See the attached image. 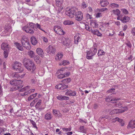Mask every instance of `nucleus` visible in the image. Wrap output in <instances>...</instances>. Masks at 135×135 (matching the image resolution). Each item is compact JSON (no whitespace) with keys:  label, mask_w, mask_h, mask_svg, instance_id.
<instances>
[{"label":"nucleus","mask_w":135,"mask_h":135,"mask_svg":"<svg viewBox=\"0 0 135 135\" xmlns=\"http://www.w3.org/2000/svg\"><path fill=\"white\" fill-rule=\"evenodd\" d=\"M1 48L3 50L4 57L6 58L8 56L10 49V46L7 43L3 42L1 44Z\"/></svg>","instance_id":"2"},{"label":"nucleus","mask_w":135,"mask_h":135,"mask_svg":"<svg viewBox=\"0 0 135 135\" xmlns=\"http://www.w3.org/2000/svg\"><path fill=\"white\" fill-rule=\"evenodd\" d=\"M57 89L61 90H63L68 88V86L64 84H59L55 86Z\"/></svg>","instance_id":"11"},{"label":"nucleus","mask_w":135,"mask_h":135,"mask_svg":"<svg viewBox=\"0 0 135 135\" xmlns=\"http://www.w3.org/2000/svg\"><path fill=\"white\" fill-rule=\"evenodd\" d=\"M121 10L125 14H127L129 13L128 11L126 9H121Z\"/></svg>","instance_id":"41"},{"label":"nucleus","mask_w":135,"mask_h":135,"mask_svg":"<svg viewBox=\"0 0 135 135\" xmlns=\"http://www.w3.org/2000/svg\"><path fill=\"white\" fill-rule=\"evenodd\" d=\"M67 69L66 67H65L64 68H62L59 69L57 71V73L59 74L60 73H61V71H64L65 69Z\"/></svg>","instance_id":"38"},{"label":"nucleus","mask_w":135,"mask_h":135,"mask_svg":"<svg viewBox=\"0 0 135 135\" xmlns=\"http://www.w3.org/2000/svg\"><path fill=\"white\" fill-rule=\"evenodd\" d=\"M80 130V132L84 133L85 132V129H84V126H80L79 129Z\"/></svg>","instance_id":"48"},{"label":"nucleus","mask_w":135,"mask_h":135,"mask_svg":"<svg viewBox=\"0 0 135 135\" xmlns=\"http://www.w3.org/2000/svg\"><path fill=\"white\" fill-rule=\"evenodd\" d=\"M71 80V79L70 78H69L66 79L62 80V82L64 83H69Z\"/></svg>","instance_id":"37"},{"label":"nucleus","mask_w":135,"mask_h":135,"mask_svg":"<svg viewBox=\"0 0 135 135\" xmlns=\"http://www.w3.org/2000/svg\"><path fill=\"white\" fill-rule=\"evenodd\" d=\"M74 22L72 21L67 20L64 22V24L65 25H70L73 24Z\"/></svg>","instance_id":"27"},{"label":"nucleus","mask_w":135,"mask_h":135,"mask_svg":"<svg viewBox=\"0 0 135 135\" xmlns=\"http://www.w3.org/2000/svg\"><path fill=\"white\" fill-rule=\"evenodd\" d=\"M128 128H131L133 129L135 128V120H131L129 123L128 127Z\"/></svg>","instance_id":"16"},{"label":"nucleus","mask_w":135,"mask_h":135,"mask_svg":"<svg viewBox=\"0 0 135 135\" xmlns=\"http://www.w3.org/2000/svg\"><path fill=\"white\" fill-rule=\"evenodd\" d=\"M120 99V98H112L111 96H108L105 99L106 101L107 102H110L111 101H114L115 100H118Z\"/></svg>","instance_id":"15"},{"label":"nucleus","mask_w":135,"mask_h":135,"mask_svg":"<svg viewBox=\"0 0 135 135\" xmlns=\"http://www.w3.org/2000/svg\"><path fill=\"white\" fill-rule=\"evenodd\" d=\"M86 17L88 19H90L92 18V16L91 15H90L89 14H87L86 15Z\"/></svg>","instance_id":"58"},{"label":"nucleus","mask_w":135,"mask_h":135,"mask_svg":"<svg viewBox=\"0 0 135 135\" xmlns=\"http://www.w3.org/2000/svg\"><path fill=\"white\" fill-rule=\"evenodd\" d=\"M23 63L25 67L29 71L33 72L36 69L34 62L29 59L25 58Z\"/></svg>","instance_id":"1"},{"label":"nucleus","mask_w":135,"mask_h":135,"mask_svg":"<svg viewBox=\"0 0 135 135\" xmlns=\"http://www.w3.org/2000/svg\"><path fill=\"white\" fill-rule=\"evenodd\" d=\"M87 6L86 3L83 2L81 4V7L83 9H84L87 7Z\"/></svg>","instance_id":"40"},{"label":"nucleus","mask_w":135,"mask_h":135,"mask_svg":"<svg viewBox=\"0 0 135 135\" xmlns=\"http://www.w3.org/2000/svg\"><path fill=\"white\" fill-rule=\"evenodd\" d=\"M113 11L114 13L117 16H119L120 15V11L118 9L116 10H113Z\"/></svg>","instance_id":"32"},{"label":"nucleus","mask_w":135,"mask_h":135,"mask_svg":"<svg viewBox=\"0 0 135 135\" xmlns=\"http://www.w3.org/2000/svg\"><path fill=\"white\" fill-rule=\"evenodd\" d=\"M54 30L56 34H60L62 33V34H65V32L60 27L58 26H55Z\"/></svg>","instance_id":"10"},{"label":"nucleus","mask_w":135,"mask_h":135,"mask_svg":"<svg viewBox=\"0 0 135 135\" xmlns=\"http://www.w3.org/2000/svg\"><path fill=\"white\" fill-rule=\"evenodd\" d=\"M105 52L103 51V50H99L98 52V55L99 56L100 55H104Z\"/></svg>","instance_id":"42"},{"label":"nucleus","mask_w":135,"mask_h":135,"mask_svg":"<svg viewBox=\"0 0 135 135\" xmlns=\"http://www.w3.org/2000/svg\"><path fill=\"white\" fill-rule=\"evenodd\" d=\"M64 75H65V76H68L70 74V72H68L65 73L63 74Z\"/></svg>","instance_id":"57"},{"label":"nucleus","mask_w":135,"mask_h":135,"mask_svg":"<svg viewBox=\"0 0 135 135\" xmlns=\"http://www.w3.org/2000/svg\"><path fill=\"white\" fill-rule=\"evenodd\" d=\"M62 129L64 131H66V132H69L71 130V128H63Z\"/></svg>","instance_id":"53"},{"label":"nucleus","mask_w":135,"mask_h":135,"mask_svg":"<svg viewBox=\"0 0 135 135\" xmlns=\"http://www.w3.org/2000/svg\"><path fill=\"white\" fill-rule=\"evenodd\" d=\"M31 44L34 45H36L38 42L36 38L33 36L31 37Z\"/></svg>","instance_id":"22"},{"label":"nucleus","mask_w":135,"mask_h":135,"mask_svg":"<svg viewBox=\"0 0 135 135\" xmlns=\"http://www.w3.org/2000/svg\"><path fill=\"white\" fill-rule=\"evenodd\" d=\"M13 69L15 71L19 73H21L23 71V68L22 64L17 61L15 62Z\"/></svg>","instance_id":"3"},{"label":"nucleus","mask_w":135,"mask_h":135,"mask_svg":"<svg viewBox=\"0 0 135 135\" xmlns=\"http://www.w3.org/2000/svg\"><path fill=\"white\" fill-rule=\"evenodd\" d=\"M117 120H117L118 122H119V123H121L123 122V120L122 119H120L119 118L117 117L116 118Z\"/></svg>","instance_id":"61"},{"label":"nucleus","mask_w":135,"mask_h":135,"mask_svg":"<svg viewBox=\"0 0 135 135\" xmlns=\"http://www.w3.org/2000/svg\"><path fill=\"white\" fill-rule=\"evenodd\" d=\"M130 20V18L127 16H124L122 18V22L123 23H125L129 21Z\"/></svg>","instance_id":"26"},{"label":"nucleus","mask_w":135,"mask_h":135,"mask_svg":"<svg viewBox=\"0 0 135 135\" xmlns=\"http://www.w3.org/2000/svg\"><path fill=\"white\" fill-rule=\"evenodd\" d=\"M122 112H120V109H114L112 110L110 113V115H112L113 114H118V113H121Z\"/></svg>","instance_id":"24"},{"label":"nucleus","mask_w":135,"mask_h":135,"mask_svg":"<svg viewBox=\"0 0 135 135\" xmlns=\"http://www.w3.org/2000/svg\"><path fill=\"white\" fill-rule=\"evenodd\" d=\"M11 77L13 78H18L20 76V74L16 72H14L11 74L10 75Z\"/></svg>","instance_id":"21"},{"label":"nucleus","mask_w":135,"mask_h":135,"mask_svg":"<svg viewBox=\"0 0 135 135\" xmlns=\"http://www.w3.org/2000/svg\"><path fill=\"white\" fill-rule=\"evenodd\" d=\"M43 41L45 42H48V40L47 38L45 37H43L42 38Z\"/></svg>","instance_id":"63"},{"label":"nucleus","mask_w":135,"mask_h":135,"mask_svg":"<svg viewBox=\"0 0 135 135\" xmlns=\"http://www.w3.org/2000/svg\"><path fill=\"white\" fill-rule=\"evenodd\" d=\"M67 91L66 93V94L67 95L71 96L73 91L71 90H68V89H67Z\"/></svg>","instance_id":"47"},{"label":"nucleus","mask_w":135,"mask_h":135,"mask_svg":"<svg viewBox=\"0 0 135 135\" xmlns=\"http://www.w3.org/2000/svg\"><path fill=\"white\" fill-rule=\"evenodd\" d=\"M75 16L76 20L78 21H81L83 18V13L80 11L76 12L75 13Z\"/></svg>","instance_id":"6"},{"label":"nucleus","mask_w":135,"mask_h":135,"mask_svg":"<svg viewBox=\"0 0 135 135\" xmlns=\"http://www.w3.org/2000/svg\"><path fill=\"white\" fill-rule=\"evenodd\" d=\"M57 99L60 100H67L69 99V97L66 96H62V95H58L57 97Z\"/></svg>","instance_id":"17"},{"label":"nucleus","mask_w":135,"mask_h":135,"mask_svg":"<svg viewBox=\"0 0 135 135\" xmlns=\"http://www.w3.org/2000/svg\"><path fill=\"white\" fill-rule=\"evenodd\" d=\"M79 122L81 123H86V121L81 119H80Z\"/></svg>","instance_id":"64"},{"label":"nucleus","mask_w":135,"mask_h":135,"mask_svg":"<svg viewBox=\"0 0 135 135\" xmlns=\"http://www.w3.org/2000/svg\"><path fill=\"white\" fill-rule=\"evenodd\" d=\"M122 107L123 108V109H122V108L121 109H120V111L122 112V113L123 112L127 110L128 109V108L127 107Z\"/></svg>","instance_id":"46"},{"label":"nucleus","mask_w":135,"mask_h":135,"mask_svg":"<svg viewBox=\"0 0 135 135\" xmlns=\"http://www.w3.org/2000/svg\"><path fill=\"white\" fill-rule=\"evenodd\" d=\"M65 77V75L63 74H60L57 76V78L59 79H62Z\"/></svg>","instance_id":"51"},{"label":"nucleus","mask_w":135,"mask_h":135,"mask_svg":"<svg viewBox=\"0 0 135 135\" xmlns=\"http://www.w3.org/2000/svg\"><path fill=\"white\" fill-rule=\"evenodd\" d=\"M18 89V88H17L16 86H15V87H13L10 88V91H14L17 90Z\"/></svg>","instance_id":"49"},{"label":"nucleus","mask_w":135,"mask_h":135,"mask_svg":"<svg viewBox=\"0 0 135 135\" xmlns=\"http://www.w3.org/2000/svg\"><path fill=\"white\" fill-rule=\"evenodd\" d=\"M26 40V41H28V39L26 37V36H23V37H22V38L21 40V42H22V41H24L25 40Z\"/></svg>","instance_id":"59"},{"label":"nucleus","mask_w":135,"mask_h":135,"mask_svg":"<svg viewBox=\"0 0 135 135\" xmlns=\"http://www.w3.org/2000/svg\"><path fill=\"white\" fill-rule=\"evenodd\" d=\"M28 55L31 58L34 57L35 56L33 52L31 50L28 52Z\"/></svg>","instance_id":"34"},{"label":"nucleus","mask_w":135,"mask_h":135,"mask_svg":"<svg viewBox=\"0 0 135 135\" xmlns=\"http://www.w3.org/2000/svg\"><path fill=\"white\" fill-rule=\"evenodd\" d=\"M35 61L37 64H40L41 62V60L40 57L38 55H36L34 57Z\"/></svg>","instance_id":"25"},{"label":"nucleus","mask_w":135,"mask_h":135,"mask_svg":"<svg viewBox=\"0 0 135 135\" xmlns=\"http://www.w3.org/2000/svg\"><path fill=\"white\" fill-rule=\"evenodd\" d=\"M16 80H13L12 81H10V83L12 85H13V86H15L16 85L15 84V82H16Z\"/></svg>","instance_id":"52"},{"label":"nucleus","mask_w":135,"mask_h":135,"mask_svg":"<svg viewBox=\"0 0 135 135\" xmlns=\"http://www.w3.org/2000/svg\"><path fill=\"white\" fill-rule=\"evenodd\" d=\"M63 55L61 53H58L56 55L55 59L56 60H60L62 57Z\"/></svg>","instance_id":"28"},{"label":"nucleus","mask_w":135,"mask_h":135,"mask_svg":"<svg viewBox=\"0 0 135 135\" xmlns=\"http://www.w3.org/2000/svg\"><path fill=\"white\" fill-rule=\"evenodd\" d=\"M80 39V37L78 36L77 37L76 36H75L74 37V42L75 44H78V42L79 41V40Z\"/></svg>","instance_id":"39"},{"label":"nucleus","mask_w":135,"mask_h":135,"mask_svg":"<svg viewBox=\"0 0 135 135\" xmlns=\"http://www.w3.org/2000/svg\"><path fill=\"white\" fill-rule=\"evenodd\" d=\"M53 112L54 114L55 115H57L59 114L57 110L56 109H53Z\"/></svg>","instance_id":"55"},{"label":"nucleus","mask_w":135,"mask_h":135,"mask_svg":"<svg viewBox=\"0 0 135 135\" xmlns=\"http://www.w3.org/2000/svg\"><path fill=\"white\" fill-rule=\"evenodd\" d=\"M112 103H113V107H118L119 108H120L122 107V104L120 102H112Z\"/></svg>","instance_id":"14"},{"label":"nucleus","mask_w":135,"mask_h":135,"mask_svg":"<svg viewBox=\"0 0 135 135\" xmlns=\"http://www.w3.org/2000/svg\"><path fill=\"white\" fill-rule=\"evenodd\" d=\"M87 56L86 58L88 59H92L93 56V53L91 51H90L87 52Z\"/></svg>","instance_id":"20"},{"label":"nucleus","mask_w":135,"mask_h":135,"mask_svg":"<svg viewBox=\"0 0 135 135\" xmlns=\"http://www.w3.org/2000/svg\"><path fill=\"white\" fill-rule=\"evenodd\" d=\"M41 100H39L35 106V107L36 108L38 109L39 108L40 106L41 105Z\"/></svg>","instance_id":"35"},{"label":"nucleus","mask_w":135,"mask_h":135,"mask_svg":"<svg viewBox=\"0 0 135 135\" xmlns=\"http://www.w3.org/2000/svg\"><path fill=\"white\" fill-rule=\"evenodd\" d=\"M69 64V61L67 60H64L59 63L60 65H63L64 66L68 65Z\"/></svg>","instance_id":"30"},{"label":"nucleus","mask_w":135,"mask_h":135,"mask_svg":"<svg viewBox=\"0 0 135 135\" xmlns=\"http://www.w3.org/2000/svg\"><path fill=\"white\" fill-rule=\"evenodd\" d=\"M100 12V9L99 8H97L94 10V13L95 14L96 13Z\"/></svg>","instance_id":"56"},{"label":"nucleus","mask_w":135,"mask_h":135,"mask_svg":"<svg viewBox=\"0 0 135 135\" xmlns=\"http://www.w3.org/2000/svg\"><path fill=\"white\" fill-rule=\"evenodd\" d=\"M31 82L33 84H36L37 83V80L36 78L35 77L31 79Z\"/></svg>","instance_id":"36"},{"label":"nucleus","mask_w":135,"mask_h":135,"mask_svg":"<svg viewBox=\"0 0 135 135\" xmlns=\"http://www.w3.org/2000/svg\"><path fill=\"white\" fill-rule=\"evenodd\" d=\"M56 4L57 6L59 7L62 4L63 0H56Z\"/></svg>","instance_id":"33"},{"label":"nucleus","mask_w":135,"mask_h":135,"mask_svg":"<svg viewBox=\"0 0 135 135\" xmlns=\"http://www.w3.org/2000/svg\"><path fill=\"white\" fill-rule=\"evenodd\" d=\"M22 83L23 81L22 80H16L15 83L16 84L15 86L18 88V89L21 88L23 86V85H22Z\"/></svg>","instance_id":"13"},{"label":"nucleus","mask_w":135,"mask_h":135,"mask_svg":"<svg viewBox=\"0 0 135 135\" xmlns=\"http://www.w3.org/2000/svg\"><path fill=\"white\" fill-rule=\"evenodd\" d=\"M109 3L108 1L107 0H102L100 2L101 6L103 7L107 6Z\"/></svg>","instance_id":"18"},{"label":"nucleus","mask_w":135,"mask_h":135,"mask_svg":"<svg viewBox=\"0 0 135 135\" xmlns=\"http://www.w3.org/2000/svg\"><path fill=\"white\" fill-rule=\"evenodd\" d=\"M30 86L27 85L25 87H24L25 90V91H26L27 90H28L30 89Z\"/></svg>","instance_id":"60"},{"label":"nucleus","mask_w":135,"mask_h":135,"mask_svg":"<svg viewBox=\"0 0 135 135\" xmlns=\"http://www.w3.org/2000/svg\"><path fill=\"white\" fill-rule=\"evenodd\" d=\"M115 89H110L107 92L108 93H112L115 91Z\"/></svg>","instance_id":"54"},{"label":"nucleus","mask_w":135,"mask_h":135,"mask_svg":"<svg viewBox=\"0 0 135 135\" xmlns=\"http://www.w3.org/2000/svg\"><path fill=\"white\" fill-rule=\"evenodd\" d=\"M76 8H71L69 7L67 8L66 9L65 12L66 14L71 18L74 17V13L75 12Z\"/></svg>","instance_id":"4"},{"label":"nucleus","mask_w":135,"mask_h":135,"mask_svg":"<svg viewBox=\"0 0 135 135\" xmlns=\"http://www.w3.org/2000/svg\"><path fill=\"white\" fill-rule=\"evenodd\" d=\"M93 45V55L95 54V53L97 52V49H98V44L96 43H94Z\"/></svg>","instance_id":"29"},{"label":"nucleus","mask_w":135,"mask_h":135,"mask_svg":"<svg viewBox=\"0 0 135 135\" xmlns=\"http://www.w3.org/2000/svg\"><path fill=\"white\" fill-rule=\"evenodd\" d=\"M21 43L23 46L27 50H29L31 49V47L28 40L26 41L25 40L24 41H22Z\"/></svg>","instance_id":"7"},{"label":"nucleus","mask_w":135,"mask_h":135,"mask_svg":"<svg viewBox=\"0 0 135 135\" xmlns=\"http://www.w3.org/2000/svg\"><path fill=\"white\" fill-rule=\"evenodd\" d=\"M36 52L38 54L41 56L44 54L43 50L40 48H37L36 50Z\"/></svg>","instance_id":"23"},{"label":"nucleus","mask_w":135,"mask_h":135,"mask_svg":"<svg viewBox=\"0 0 135 135\" xmlns=\"http://www.w3.org/2000/svg\"><path fill=\"white\" fill-rule=\"evenodd\" d=\"M71 40L69 38H65V40L63 41V44L68 47H70L71 46Z\"/></svg>","instance_id":"9"},{"label":"nucleus","mask_w":135,"mask_h":135,"mask_svg":"<svg viewBox=\"0 0 135 135\" xmlns=\"http://www.w3.org/2000/svg\"><path fill=\"white\" fill-rule=\"evenodd\" d=\"M4 122L3 120L0 119V126H2L3 125Z\"/></svg>","instance_id":"62"},{"label":"nucleus","mask_w":135,"mask_h":135,"mask_svg":"<svg viewBox=\"0 0 135 135\" xmlns=\"http://www.w3.org/2000/svg\"><path fill=\"white\" fill-rule=\"evenodd\" d=\"M110 7L113 8L115 7H119V5L117 4L112 3L110 5Z\"/></svg>","instance_id":"45"},{"label":"nucleus","mask_w":135,"mask_h":135,"mask_svg":"<svg viewBox=\"0 0 135 135\" xmlns=\"http://www.w3.org/2000/svg\"><path fill=\"white\" fill-rule=\"evenodd\" d=\"M27 26H28L30 27L32 29H33L34 27L35 26H36V28H38L41 30H42V29L41 28V26L39 24H38L37 23L36 24H35L32 22L29 23L28 24H27ZM45 33H46L44 31Z\"/></svg>","instance_id":"8"},{"label":"nucleus","mask_w":135,"mask_h":135,"mask_svg":"<svg viewBox=\"0 0 135 135\" xmlns=\"http://www.w3.org/2000/svg\"><path fill=\"white\" fill-rule=\"evenodd\" d=\"M30 122L32 125L33 126V127L35 128H37L35 122L33 120H30Z\"/></svg>","instance_id":"44"},{"label":"nucleus","mask_w":135,"mask_h":135,"mask_svg":"<svg viewBox=\"0 0 135 135\" xmlns=\"http://www.w3.org/2000/svg\"><path fill=\"white\" fill-rule=\"evenodd\" d=\"M94 15L95 16L96 18H97L102 16V14L100 12L96 13Z\"/></svg>","instance_id":"43"},{"label":"nucleus","mask_w":135,"mask_h":135,"mask_svg":"<svg viewBox=\"0 0 135 135\" xmlns=\"http://www.w3.org/2000/svg\"><path fill=\"white\" fill-rule=\"evenodd\" d=\"M52 118L51 115L50 114L48 113L46 114L45 115V118L47 120H50Z\"/></svg>","instance_id":"31"},{"label":"nucleus","mask_w":135,"mask_h":135,"mask_svg":"<svg viewBox=\"0 0 135 135\" xmlns=\"http://www.w3.org/2000/svg\"><path fill=\"white\" fill-rule=\"evenodd\" d=\"M23 29L27 33H33V29L30 28L29 27L27 26L24 27L23 28Z\"/></svg>","instance_id":"12"},{"label":"nucleus","mask_w":135,"mask_h":135,"mask_svg":"<svg viewBox=\"0 0 135 135\" xmlns=\"http://www.w3.org/2000/svg\"><path fill=\"white\" fill-rule=\"evenodd\" d=\"M35 97V96L33 95L32 94V95H30L29 97L28 98V101H30L32 100V99H33Z\"/></svg>","instance_id":"50"},{"label":"nucleus","mask_w":135,"mask_h":135,"mask_svg":"<svg viewBox=\"0 0 135 135\" xmlns=\"http://www.w3.org/2000/svg\"><path fill=\"white\" fill-rule=\"evenodd\" d=\"M15 45L20 50L22 51L23 50V48L19 43L15 42L14 43Z\"/></svg>","instance_id":"19"},{"label":"nucleus","mask_w":135,"mask_h":135,"mask_svg":"<svg viewBox=\"0 0 135 135\" xmlns=\"http://www.w3.org/2000/svg\"><path fill=\"white\" fill-rule=\"evenodd\" d=\"M46 51L47 53L50 54H54L56 51L55 47L51 45H49L46 49Z\"/></svg>","instance_id":"5"}]
</instances>
